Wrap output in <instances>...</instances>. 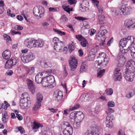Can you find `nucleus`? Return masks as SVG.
<instances>
[{
  "label": "nucleus",
  "mask_w": 135,
  "mask_h": 135,
  "mask_svg": "<svg viewBox=\"0 0 135 135\" xmlns=\"http://www.w3.org/2000/svg\"><path fill=\"white\" fill-rule=\"evenodd\" d=\"M126 68L123 76L127 80L132 81L135 77V62L133 60H129L126 64Z\"/></svg>",
  "instance_id": "obj_1"
},
{
  "label": "nucleus",
  "mask_w": 135,
  "mask_h": 135,
  "mask_svg": "<svg viewBox=\"0 0 135 135\" xmlns=\"http://www.w3.org/2000/svg\"><path fill=\"white\" fill-rule=\"evenodd\" d=\"M118 63L117 66L119 67L115 68L114 74V80L120 81L122 79L121 76V73L120 71V68L122 67L124 65L126 62L125 58L123 56H118L117 58Z\"/></svg>",
  "instance_id": "obj_2"
},
{
  "label": "nucleus",
  "mask_w": 135,
  "mask_h": 135,
  "mask_svg": "<svg viewBox=\"0 0 135 135\" xmlns=\"http://www.w3.org/2000/svg\"><path fill=\"white\" fill-rule=\"evenodd\" d=\"M134 38L133 36H129L127 38H124L121 39L119 41V46L120 51L122 53L124 52V48L127 44L130 47L133 46L134 45Z\"/></svg>",
  "instance_id": "obj_3"
},
{
  "label": "nucleus",
  "mask_w": 135,
  "mask_h": 135,
  "mask_svg": "<svg viewBox=\"0 0 135 135\" xmlns=\"http://www.w3.org/2000/svg\"><path fill=\"white\" fill-rule=\"evenodd\" d=\"M20 101V106L22 109H27L30 107L31 100L29 95L27 93L22 94Z\"/></svg>",
  "instance_id": "obj_4"
},
{
  "label": "nucleus",
  "mask_w": 135,
  "mask_h": 135,
  "mask_svg": "<svg viewBox=\"0 0 135 135\" xmlns=\"http://www.w3.org/2000/svg\"><path fill=\"white\" fill-rule=\"evenodd\" d=\"M61 129L63 130V133L65 135H72L73 130L72 127L68 122H65L62 125Z\"/></svg>",
  "instance_id": "obj_5"
},
{
  "label": "nucleus",
  "mask_w": 135,
  "mask_h": 135,
  "mask_svg": "<svg viewBox=\"0 0 135 135\" xmlns=\"http://www.w3.org/2000/svg\"><path fill=\"white\" fill-rule=\"evenodd\" d=\"M22 61L25 63L28 62L33 60L35 57V56L33 53L29 51L26 54H24L23 56H21Z\"/></svg>",
  "instance_id": "obj_6"
},
{
  "label": "nucleus",
  "mask_w": 135,
  "mask_h": 135,
  "mask_svg": "<svg viewBox=\"0 0 135 135\" xmlns=\"http://www.w3.org/2000/svg\"><path fill=\"white\" fill-rule=\"evenodd\" d=\"M45 10L42 6H39L35 7L33 9V13L34 15L36 17H39L40 18L43 17L44 14Z\"/></svg>",
  "instance_id": "obj_7"
},
{
  "label": "nucleus",
  "mask_w": 135,
  "mask_h": 135,
  "mask_svg": "<svg viewBox=\"0 0 135 135\" xmlns=\"http://www.w3.org/2000/svg\"><path fill=\"white\" fill-rule=\"evenodd\" d=\"M125 26L129 29H135V20L132 18L127 19L125 21Z\"/></svg>",
  "instance_id": "obj_8"
},
{
  "label": "nucleus",
  "mask_w": 135,
  "mask_h": 135,
  "mask_svg": "<svg viewBox=\"0 0 135 135\" xmlns=\"http://www.w3.org/2000/svg\"><path fill=\"white\" fill-rule=\"evenodd\" d=\"M132 8L130 7H127L126 4L123 5L120 9L121 12V15H129L132 10Z\"/></svg>",
  "instance_id": "obj_9"
},
{
  "label": "nucleus",
  "mask_w": 135,
  "mask_h": 135,
  "mask_svg": "<svg viewBox=\"0 0 135 135\" xmlns=\"http://www.w3.org/2000/svg\"><path fill=\"white\" fill-rule=\"evenodd\" d=\"M25 69L26 73L25 74L23 75L22 76V78L23 79L27 78L28 75H32L35 71V68L33 67H31L30 68L27 67H26Z\"/></svg>",
  "instance_id": "obj_10"
},
{
  "label": "nucleus",
  "mask_w": 135,
  "mask_h": 135,
  "mask_svg": "<svg viewBox=\"0 0 135 135\" xmlns=\"http://www.w3.org/2000/svg\"><path fill=\"white\" fill-rule=\"evenodd\" d=\"M55 72V70L51 69H49L47 71H44L42 72H39L38 73V75L39 77L43 76V78L44 79H46L49 74L53 73Z\"/></svg>",
  "instance_id": "obj_11"
},
{
  "label": "nucleus",
  "mask_w": 135,
  "mask_h": 135,
  "mask_svg": "<svg viewBox=\"0 0 135 135\" xmlns=\"http://www.w3.org/2000/svg\"><path fill=\"white\" fill-rule=\"evenodd\" d=\"M35 41V39L33 38H28L25 41L24 44L28 48H32L34 47Z\"/></svg>",
  "instance_id": "obj_12"
},
{
  "label": "nucleus",
  "mask_w": 135,
  "mask_h": 135,
  "mask_svg": "<svg viewBox=\"0 0 135 135\" xmlns=\"http://www.w3.org/2000/svg\"><path fill=\"white\" fill-rule=\"evenodd\" d=\"M127 52L131 53V56L133 58H135V44H134L132 46L130 47L128 46L127 49H124V53H126Z\"/></svg>",
  "instance_id": "obj_13"
},
{
  "label": "nucleus",
  "mask_w": 135,
  "mask_h": 135,
  "mask_svg": "<svg viewBox=\"0 0 135 135\" xmlns=\"http://www.w3.org/2000/svg\"><path fill=\"white\" fill-rule=\"evenodd\" d=\"M53 96L57 101L61 100L63 96L62 92L60 90H56L54 93Z\"/></svg>",
  "instance_id": "obj_14"
},
{
  "label": "nucleus",
  "mask_w": 135,
  "mask_h": 135,
  "mask_svg": "<svg viewBox=\"0 0 135 135\" xmlns=\"http://www.w3.org/2000/svg\"><path fill=\"white\" fill-rule=\"evenodd\" d=\"M113 119L112 116L108 115L106 117L105 124L107 127L111 128L113 126V123L112 121Z\"/></svg>",
  "instance_id": "obj_15"
},
{
  "label": "nucleus",
  "mask_w": 135,
  "mask_h": 135,
  "mask_svg": "<svg viewBox=\"0 0 135 135\" xmlns=\"http://www.w3.org/2000/svg\"><path fill=\"white\" fill-rule=\"evenodd\" d=\"M64 46V42H63L60 41L56 45H54V48L55 50L57 52H61L62 49Z\"/></svg>",
  "instance_id": "obj_16"
},
{
  "label": "nucleus",
  "mask_w": 135,
  "mask_h": 135,
  "mask_svg": "<svg viewBox=\"0 0 135 135\" xmlns=\"http://www.w3.org/2000/svg\"><path fill=\"white\" fill-rule=\"evenodd\" d=\"M107 62H105L102 60H98L96 61L94 63V66L95 67H97L98 66H100L101 68H103L105 67L107 64Z\"/></svg>",
  "instance_id": "obj_17"
},
{
  "label": "nucleus",
  "mask_w": 135,
  "mask_h": 135,
  "mask_svg": "<svg viewBox=\"0 0 135 135\" xmlns=\"http://www.w3.org/2000/svg\"><path fill=\"white\" fill-rule=\"evenodd\" d=\"M83 100L84 102L88 101L93 97V95L91 93H85L82 95Z\"/></svg>",
  "instance_id": "obj_18"
},
{
  "label": "nucleus",
  "mask_w": 135,
  "mask_h": 135,
  "mask_svg": "<svg viewBox=\"0 0 135 135\" xmlns=\"http://www.w3.org/2000/svg\"><path fill=\"white\" fill-rule=\"evenodd\" d=\"M107 33V31L106 30H100L98 33H96V37L98 40H99V38H105V34Z\"/></svg>",
  "instance_id": "obj_19"
},
{
  "label": "nucleus",
  "mask_w": 135,
  "mask_h": 135,
  "mask_svg": "<svg viewBox=\"0 0 135 135\" xmlns=\"http://www.w3.org/2000/svg\"><path fill=\"white\" fill-rule=\"evenodd\" d=\"M44 79L43 78V77H42L41 76L39 77V76L38 75V74L35 76V81L37 84L41 83V84H46V83L45 82Z\"/></svg>",
  "instance_id": "obj_20"
},
{
  "label": "nucleus",
  "mask_w": 135,
  "mask_h": 135,
  "mask_svg": "<svg viewBox=\"0 0 135 135\" xmlns=\"http://www.w3.org/2000/svg\"><path fill=\"white\" fill-rule=\"evenodd\" d=\"M11 53L8 50H7L4 51L2 53L3 58L6 60L9 59L11 56Z\"/></svg>",
  "instance_id": "obj_21"
},
{
  "label": "nucleus",
  "mask_w": 135,
  "mask_h": 135,
  "mask_svg": "<svg viewBox=\"0 0 135 135\" xmlns=\"http://www.w3.org/2000/svg\"><path fill=\"white\" fill-rule=\"evenodd\" d=\"M35 45L34 47H41L43 46L44 43L43 41L41 40H38L35 41L34 42Z\"/></svg>",
  "instance_id": "obj_22"
},
{
  "label": "nucleus",
  "mask_w": 135,
  "mask_h": 135,
  "mask_svg": "<svg viewBox=\"0 0 135 135\" xmlns=\"http://www.w3.org/2000/svg\"><path fill=\"white\" fill-rule=\"evenodd\" d=\"M87 64L85 62H83L80 67V72L81 73L85 71L87 69Z\"/></svg>",
  "instance_id": "obj_23"
},
{
  "label": "nucleus",
  "mask_w": 135,
  "mask_h": 135,
  "mask_svg": "<svg viewBox=\"0 0 135 135\" xmlns=\"http://www.w3.org/2000/svg\"><path fill=\"white\" fill-rule=\"evenodd\" d=\"M90 135H98L99 134V131L98 127H93L91 131Z\"/></svg>",
  "instance_id": "obj_24"
},
{
  "label": "nucleus",
  "mask_w": 135,
  "mask_h": 135,
  "mask_svg": "<svg viewBox=\"0 0 135 135\" xmlns=\"http://www.w3.org/2000/svg\"><path fill=\"white\" fill-rule=\"evenodd\" d=\"M2 121L4 123L6 122V120L8 118V115L7 113L5 110L3 111L2 112Z\"/></svg>",
  "instance_id": "obj_25"
},
{
  "label": "nucleus",
  "mask_w": 135,
  "mask_h": 135,
  "mask_svg": "<svg viewBox=\"0 0 135 135\" xmlns=\"http://www.w3.org/2000/svg\"><path fill=\"white\" fill-rule=\"evenodd\" d=\"M12 62L9 60H7L5 65L4 67L5 68L7 69L11 68L12 66L11 63Z\"/></svg>",
  "instance_id": "obj_26"
},
{
  "label": "nucleus",
  "mask_w": 135,
  "mask_h": 135,
  "mask_svg": "<svg viewBox=\"0 0 135 135\" xmlns=\"http://www.w3.org/2000/svg\"><path fill=\"white\" fill-rule=\"evenodd\" d=\"M4 6L3 1L2 0L0 1V14L3 13L4 11V9L3 7Z\"/></svg>",
  "instance_id": "obj_27"
},
{
  "label": "nucleus",
  "mask_w": 135,
  "mask_h": 135,
  "mask_svg": "<svg viewBox=\"0 0 135 135\" xmlns=\"http://www.w3.org/2000/svg\"><path fill=\"white\" fill-rule=\"evenodd\" d=\"M69 6H64V5L62 6V8L64 9V10L67 12L68 13H70V11H72L73 10V8H70L69 7Z\"/></svg>",
  "instance_id": "obj_28"
},
{
  "label": "nucleus",
  "mask_w": 135,
  "mask_h": 135,
  "mask_svg": "<svg viewBox=\"0 0 135 135\" xmlns=\"http://www.w3.org/2000/svg\"><path fill=\"white\" fill-rule=\"evenodd\" d=\"M42 127V125L40 123L34 122L32 128L33 129H37L39 127Z\"/></svg>",
  "instance_id": "obj_29"
},
{
  "label": "nucleus",
  "mask_w": 135,
  "mask_h": 135,
  "mask_svg": "<svg viewBox=\"0 0 135 135\" xmlns=\"http://www.w3.org/2000/svg\"><path fill=\"white\" fill-rule=\"evenodd\" d=\"M41 105V102H37L33 106V109L34 110L36 111L40 107Z\"/></svg>",
  "instance_id": "obj_30"
},
{
  "label": "nucleus",
  "mask_w": 135,
  "mask_h": 135,
  "mask_svg": "<svg viewBox=\"0 0 135 135\" xmlns=\"http://www.w3.org/2000/svg\"><path fill=\"white\" fill-rule=\"evenodd\" d=\"M69 65L70 66V70L72 71H74L76 68L77 64L76 65L75 63H73V61L69 62Z\"/></svg>",
  "instance_id": "obj_31"
},
{
  "label": "nucleus",
  "mask_w": 135,
  "mask_h": 135,
  "mask_svg": "<svg viewBox=\"0 0 135 135\" xmlns=\"http://www.w3.org/2000/svg\"><path fill=\"white\" fill-rule=\"evenodd\" d=\"M53 30L54 32H56L60 36L64 35L66 34V33L65 32L62 31H61L56 29L55 28H53Z\"/></svg>",
  "instance_id": "obj_32"
},
{
  "label": "nucleus",
  "mask_w": 135,
  "mask_h": 135,
  "mask_svg": "<svg viewBox=\"0 0 135 135\" xmlns=\"http://www.w3.org/2000/svg\"><path fill=\"white\" fill-rule=\"evenodd\" d=\"M36 98L37 102H41L43 100V96L40 93H38L36 95Z\"/></svg>",
  "instance_id": "obj_33"
},
{
  "label": "nucleus",
  "mask_w": 135,
  "mask_h": 135,
  "mask_svg": "<svg viewBox=\"0 0 135 135\" xmlns=\"http://www.w3.org/2000/svg\"><path fill=\"white\" fill-rule=\"evenodd\" d=\"M105 17L103 15H99L98 17V19L99 22L100 23L104 24L103 21L104 20Z\"/></svg>",
  "instance_id": "obj_34"
},
{
  "label": "nucleus",
  "mask_w": 135,
  "mask_h": 135,
  "mask_svg": "<svg viewBox=\"0 0 135 135\" xmlns=\"http://www.w3.org/2000/svg\"><path fill=\"white\" fill-rule=\"evenodd\" d=\"M120 8H118L117 10H112V12L113 14L115 16H117L120 15H121V12L120 10Z\"/></svg>",
  "instance_id": "obj_35"
},
{
  "label": "nucleus",
  "mask_w": 135,
  "mask_h": 135,
  "mask_svg": "<svg viewBox=\"0 0 135 135\" xmlns=\"http://www.w3.org/2000/svg\"><path fill=\"white\" fill-rule=\"evenodd\" d=\"M76 117V113L75 112H72L70 114L69 118L71 121L73 122L74 121Z\"/></svg>",
  "instance_id": "obj_36"
},
{
  "label": "nucleus",
  "mask_w": 135,
  "mask_h": 135,
  "mask_svg": "<svg viewBox=\"0 0 135 135\" xmlns=\"http://www.w3.org/2000/svg\"><path fill=\"white\" fill-rule=\"evenodd\" d=\"M28 88L30 90L31 92L32 93H35L36 89V87L34 85H28Z\"/></svg>",
  "instance_id": "obj_37"
},
{
  "label": "nucleus",
  "mask_w": 135,
  "mask_h": 135,
  "mask_svg": "<svg viewBox=\"0 0 135 135\" xmlns=\"http://www.w3.org/2000/svg\"><path fill=\"white\" fill-rule=\"evenodd\" d=\"M68 48L69 50V52L70 53H71L75 49V47L72 44H69L68 45Z\"/></svg>",
  "instance_id": "obj_38"
},
{
  "label": "nucleus",
  "mask_w": 135,
  "mask_h": 135,
  "mask_svg": "<svg viewBox=\"0 0 135 135\" xmlns=\"http://www.w3.org/2000/svg\"><path fill=\"white\" fill-rule=\"evenodd\" d=\"M75 37L79 41H82L85 39L82 36L80 35H76Z\"/></svg>",
  "instance_id": "obj_39"
},
{
  "label": "nucleus",
  "mask_w": 135,
  "mask_h": 135,
  "mask_svg": "<svg viewBox=\"0 0 135 135\" xmlns=\"http://www.w3.org/2000/svg\"><path fill=\"white\" fill-rule=\"evenodd\" d=\"M81 122H82L80 121L77 120L76 122L74 124L73 126L74 127L76 128H77L79 127L80 126L81 123Z\"/></svg>",
  "instance_id": "obj_40"
},
{
  "label": "nucleus",
  "mask_w": 135,
  "mask_h": 135,
  "mask_svg": "<svg viewBox=\"0 0 135 135\" xmlns=\"http://www.w3.org/2000/svg\"><path fill=\"white\" fill-rule=\"evenodd\" d=\"M105 70L104 69L100 70L97 73V77L100 78L102 77L103 75V73L105 72Z\"/></svg>",
  "instance_id": "obj_41"
},
{
  "label": "nucleus",
  "mask_w": 135,
  "mask_h": 135,
  "mask_svg": "<svg viewBox=\"0 0 135 135\" xmlns=\"http://www.w3.org/2000/svg\"><path fill=\"white\" fill-rule=\"evenodd\" d=\"M88 43V42L85 38L80 42L81 45L83 47H85Z\"/></svg>",
  "instance_id": "obj_42"
},
{
  "label": "nucleus",
  "mask_w": 135,
  "mask_h": 135,
  "mask_svg": "<svg viewBox=\"0 0 135 135\" xmlns=\"http://www.w3.org/2000/svg\"><path fill=\"white\" fill-rule=\"evenodd\" d=\"M45 82L46 83H48L49 84H55V81L54 79V81H53L52 80H46V79H45Z\"/></svg>",
  "instance_id": "obj_43"
},
{
  "label": "nucleus",
  "mask_w": 135,
  "mask_h": 135,
  "mask_svg": "<svg viewBox=\"0 0 135 135\" xmlns=\"http://www.w3.org/2000/svg\"><path fill=\"white\" fill-rule=\"evenodd\" d=\"M52 41L54 43V45H55V46L56 45L60 42L59 38L56 37H55L53 38Z\"/></svg>",
  "instance_id": "obj_44"
},
{
  "label": "nucleus",
  "mask_w": 135,
  "mask_h": 135,
  "mask_svg": "<svg viewBox=\"0 0 135 135\" xmlns=\"http://www.w3.org/2000/svg\"><path fill=\"white\" fill-rule=\"evenodd\" d=\"M60 20L62 22H67L68 20V18L65 15H62L60 18Z\"/></svg>",
  "instance_id": "obj_45"
},
{
  "label": "nucleus",
  "mask_w": 135,
  "mask_h": 135,
  "mask_svg": "<svg viewBox=\"0 0 135 135\" xmlns=\"http://www.w3.org/2000/svg\"><path fill=\"white\" fill-rule=\"evenodd\" d=\"M75 18L77 20L80 21H83L84 20H87L88 19V18L87 19L86 18L81 16L75 17Z\"/></svg>",
  "instance_id": "obj_46"
},
{
  "label": "nucleus",
  "mask_w": 135,
  "mask_h": 135,
  "mask_svg": "<svg viewBox=\"0 0 135 135\" xmlns=\"http://www.w3.org/2000/svg\"><path fill=\"white\" fill-rule=\"evenodd\" d=\"M114 112V110L113 109H112L111 108H109L105 112L107 114L110 115L112 113Z\"/></svg>",
  "instance_id": "obj_47"
},
{
  "label": "nucleus",
  "mask_w": 135,
  "mask_h": 135,
  "mask_svg": "<svg viewBox=\"0 0 135 135\" xmlns=\"http://www.w3.org/2000/svg\"><path fill=\"white\" fill-rule=\"evenodd\" d=\"M3 36L6 42H8L9 41H11V37L8 35L4 34L3 35Z\"/></svg>",
  "instance_id": "obj_48"
},
{
  "label": "nucleus",
  "mask_w": 135,
  "mask_h": 135,
  "mask_svg": "<svg viewBox=\"0 0 135 135\" xmlns=\"http://www.w3.org/2000/svg\"><path fill=\"white\" fill-rule=\"evenodd\" d=\"M105 53L102 52L101 53H100L98 57L99 58V59L98 60L102 59H103L104 57H105Z\"/></svg>",
  "instance_id": "obj_49"
},
{
  "label": "nucleus",
  "mask_w": 135,
  "mask_h": 135,
  "mask_svg": "<svg viewBox=\"0 0 135 135\" xmlns=\"http://www.w3.org/2000/svg\"><path fill=\"white\" fill-rule=\"evenodd\" d=\"M44 64V66L45 68H47L51 66V64L50 62H43Z\"/></svg>",
  "instance_id": "obj_50"
},
{
  "label": "nucleus",
  "mask_w": 135,
  "mask_h": 135,
  "mask_svg": "<svg viewBox=\"0 0 135 135\" xmlns=\"http://www.w3.org/2000/svg\"><path fill=\"white\" fill-rule=\"evenodd\" d=\"M100 38V46H104L105 43V38Z\"/></svg>",
  "instance_id": "obj_51"
},
{
  "label": "nucleus",
  "mask_w": 135,
  "mask_h": 135,
  "mask_svg": "<svg viewBox=\"0 0 135 135\" xmlns=\"http://www.w3.org/2000/svg\"><path fill=\"white\" fill-rule=\"evenodd\" d=\"M71 60L69 62H71L72 61L73 64L75 63L76 65L78 64L77 61L75 57L73 56L71 57Z\"/></svg>",
  "instance_id": "obj_52"
},
{
  "label": "nucleus",
  "mask_w": 135,
  "mask_h": 135,
  "mask_svg": "<svg viewBox=\"0 0 135 135\" xmlns=\"http://www.w3.org/2000/svg\"><path fill=\"white\" fill-rule=\"evenodd\" d=\"M76 118L77 119V120L82 122L84 118V115L82 114L80 116H77Z\"/></svg>",
  "instance_id": "obj_53"
},
{
  "label": "nucleus",
  "mask_w": 135,
  "mask_h": 135,
  "mask_svg": "<svg viewBox=\"0 0 135 135\" xmlns=\"http://www.w3.org/2000/svg\"><path fill=\"white\" fill-rule=\"evenodd\" d=\"M80 9L81 11L84 12L86 11L85 9L86 8L85 6H83V4H81L79 6Z\"/></svg>",
  "instance_id": "obj_54"
},
{
  "label": "nucleus",
  "mask_w": 135,
  "mask_h": 135,
  "mask_svg": "<svg viewBox=\"0 0 135 135\" xmlns=\"http://www.w3.org/2000/svg\"><path fill=\"white\" fill-rule=\"evenodd\" d=\"M106 91L108 94L111 95L113 92V90L112 89L110 88L107 89L106 90Z\"/></svg>",
  "instance_id": "obj_55"
},
{
  "label": "nucleus",
  "mask_w": 135,
  "mask_h": 135,
  "mask_svg": "<svg viewBox=\"0 0 135 135\" xmlns=\"http://www.w3.org/2000/svg\"><path fill=\"white\" fill-rule=\"evenodd\" d=\"M26 83L27 84H33V81L28 78L26 80Z\"/></svg>",
  "instance_id": "obj_56"
},
{
  "label": "nucleus",
  "mask_w": 135,
  "mask_h": 135,
  "mask_svg": "<svg viewBox=\"0 0 135 135\" xmlns=\"http://www.w3.org/2000/svg\"><path fill=\"white\" fill-rule=\"evenodd\" d=\"M92 1L93 4L94 6L95 5L98 8V4L99 3V2L97 0H91Z\"/></svg>",
  "instance_id": "obj_57"
},
{
  "label": "nucleus",
  "mask_w": 135,
  "mask_h": 135,
  "mask_svg": "<svg viewBox=\"0 0 135 135\" xmlns=\"http://www.w3.org/2000/svg\"><path fill=\"white\" fill-rule=\"evenodd\" d=\"M80 105L78 103H77L72 108H70V109L71 110H74L75 109L78 108H80Z\"/></svg>",
  "instance_id": "obj_58"
},
{
  "label": "nucleus",
  "mask_w": 135,
  "mask_h": 135,
  "mask_svg": "<svg viewBox=\"0 0 135 135\" xmlns=\"http://www.w3.org/2000/svg\"><path fill=\"white\" fill-rule=\"evenodd\" d=\"M133 93L129 92L126 94V96L128 98H130L133 97Z\"/></svg>",
  "instance_id": "obj_59"
},
{
  "label": "nucleus",
  "mask_w": 135,
  "mask_h": 135,
  "mask_svg": "<svg viewBox=\"0 0 135 135\" xmlns=\"http://www.w3.org/2000/svg\"><path fill=\"white\" fill-rule=\"evenodd\" d=\"M18 129L19 131L22 134L24 133L25 132L24 128L22 127H20L18 128Z\"/></svg>",
  "instance_id": "obj_60"
},
{
  "label": "nucleus",
  "mask_w": 135,
  "mask_h": 135,
  "mask_svg": "<svg viewBox=\"0 0 135 135\" xmlns=\"http://www.w3.org/2000/svg\"><path fill=\"white\" fill-rule=\"evenodd\" d=\"M9 60L12 62V63H11L12 66L15 65L17 63V62L15 61V59L14 57H12L11 59Z\"/></svg>",
  "instance_id": "obj_61"
},
{
  "label": "nucleus",
  "mask_w": 135,
  "mask_h": 135,
  "mask_svg": "<svg viewBox=\"0 0 135 135\" xmlns=\"http://www.w3.org/2000/svg\"><path fill=\"white\" fill-rule=\"evenodd\" d=\"M100 107L98 106H97L95 107L94 110V113H98L100 111Z\"/></svg>",
  "instance_id": "obj_62"
},
{
  "label": "nucleus",
  "mask_w": 135,
  "mask_h": 135,
  "mask_svg": "<svg viewBox=\"0 0 135 135\" xmlns=\"http://www.w3.org/2000/svg\"><path fill=\"white\" fill-rule=\"evenodd\" d=\"M108 105L109 107H114L115 106L114 103L112 101H110L108 102Z\"/></svg>",
  "instance_id": "obj_63"
},
{
  "label": "nucleus",
  "mask_w": 135,
  "mask_h": 135,
  "mask_svg": "<svg viewBox=\"0 0 135 135\" xmlns=\"http://www.w3.org/2000/svg\"><path fill=\"white\" fill-rule=\"evenodd\" d=\"M113 37L111 38L108 42L107 44L108 46H110V44L113 43Z\"/></svg>",
  "instance_id": "obj_64"
}]
</instances>
